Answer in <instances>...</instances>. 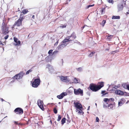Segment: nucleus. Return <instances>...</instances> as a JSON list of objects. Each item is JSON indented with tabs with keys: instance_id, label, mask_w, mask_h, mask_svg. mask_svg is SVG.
<instances>
[{
	"instance_id": "49",
	"label": "nucleus",
	"mask_w": 129,
	"mask_h": 129,
	"mask_svg": "<svg viewBox=\"0 0 129 129\" xmlns=\"http://www.w3.org/2000/svg\"><path fill=\"white\" fill-rule=\"evenodd\" d=\"M32 18H33L34 19L35 18V16L34 15H33L32 16Z\"/></svg>"
},
{
	"instance_id": "1",
	"label": "nucleus",
	"mask_w": 129,
	"mask_h": 129,
	"mask_svg": "<svg viewBox=\"0 0 129 129\" xmlns=\"http://www.w3.org/2000/svg\"><path fill=\"white\" fill-rule=\"evenodd\" d=\"M104 82H99L98 85H95L93 84H90L89 87L93 91H96L100 89L104 86Z\"/></svg>"
},
{
	"instance_id": "59",
	"label": "nucleus",
	"mask_w": 129,
	"mask_h": 129,
	"mask_svg": "<svg viewBox=\"0 0 129 129\" xmlns=\"http://www.w3.org/2000/svg\"><path fill=\"white\" fill-rule=\"evenodd\" d=\"M7 117V116H6L5 117H4V119L5 118H6V117Z\"/></svg>"
},
{
	"instance_id": "41",
	"label": "nucleus",
	"mask_w": 129,
	"mask_h": 129,
	"mask_svg": "<svg viewBox=\"0 0 129 129\" xmlns=\"http://www.w3.org/2000/svg\"><path fill=\"white\" fill-rule=\"evenodd\" d=\"M99 119L98 117H96V122H99Z\"/></svg>"
},
{
	"instance_id": "8",
	"label": "nucleus",
	"mask_w": 129,
	"mask_h": 129,
	"mask_svg": "<svg viewBox=\"0 0 129 129\" xmlns=\"http://www.w3.org/2000/svg\"><path fill=\"white\" fill-rule=\"evenodd\" d=\"M38 105L40 108L43 111L44 110V108H43V105L44 104L42 101L40 99H39L37 101Z\"/></svg>"
},
{
	"instance_id": "47",
	"label": "nucleus",
	"mask_w": 129,
	"mask_h": 129,
	"mask_svg": "<svg viewBox=\"0 0 129 129\" xmlns=\"http://www.w3.org/2000/svg\"><path fill=\"white\" fill-rule=\"evenodd\" d=\"M58 41H57V42H56L54 44V45H57V44H58Z\"/></svg>"
},
{
	"instance_id": "6",
	"label": "nucleus",
	"mask_w": 129,
	"mask_h": 129,
	"mask_svg": "<svg viewBox=\"0 0 129 129\" xmlns=\"http://www.w3.org/2000/svg\"><path fill=\"white\" fill-rule=\"evenodd\" d=\"M76 38V35L75 33H73L70 36H69L67 37L66 39L68 40V41L73 40Z\"/></svg>"
},
{
	"instance_id": "44",
	"label": "nucleus",
	"mask_w": 129,
	"mask_h": 129,
	"mask_svg": "<svg viewBox=\"0 0 129 129\" xmlns=\"http://www.w3.org/2000/svg\"><path fill=\"white\" fill-rule=\"evenodd\" d=\"M114 88L115 89H117L118 88V86H115Z\"/></svg>"
},
{
	"instance_id": "3",
	"label": "nucleus",
	"mask_w": 129,
	"mask_h": 129,
	"mask_svg": "<svg viewBox=\"0 0 129 129\" xmlns=\"http://www.w3.org/2000/svg\"><path fill=\"white\" fill-rule=\"evenodd\" d=\"M24 19L23 15H22L21 14L20 15V18L18 19L17 21L15 22L14 26H19L21 24L23 20Z\"/></svg>"
},
{
	"instance_id": "46",
	"label": "nucleus",
	"mask_w": 129,
	"mask_h": 129,
	"mask_svg": "<svg viewBox=\"0 0 129 129\" xmlns=\"http://www.w3.org/2000/svg\"><path fill=\"white\" fill-rule=\"evenodd\" d=\"M126 89H127L129 90V84H128L127 87V88Z\"/></svg>"
},
{
	"instance_id": "60",
	"label": "nucleus",
	"mask_w": 129,
	"mask_h": 129,
	"mask_svg": "<svg viewBox=\"0 0 129 129\" xmlns=\"http://www.w3.org/2000/svg\"><path fill=\"white\" fill-rule=\"evenodd\" d=\"M95 105L97 106V104L96 103H95Z\"/></svg>"
},
{
	"instance_id": "64",
	"label": "nucleus",
	"mask_w": 129,
	"mask_h": 129,
	"mask_svg": "<svg viewBox=\"0 0 129 129\" xmlns=\"http://www.w3.org/2000/svg\"><path fill=\"white\" fill-rule=\"evenodd\" d=\"M1 121H0V122H1Z\"/></svg>"
},
{
	"instance_id": "37",
	"label": "nucleus",
	"mask_w": 129,
	"mask_h": 129,
	"mask_svg": "<svg viewBox=\"0 0 129 129\" xmlns=\"http://www.w3.org/2000/svg\"><path fill=\"white\" fill-rule=\"evenodd\" d=\"M109 107L108 105H106L104 104H103V107L104 108H108Z\"/></svg>"
},
{
	"instance_id": "54",
	"label": "nucleus",
	"mask_w": 129,
	"mask_h": 129,
	"mask_svg": "<svg viewBox=\"0 0 129 129\" xmlns=\"http://www.w3.org/2000/svg\"><path fill=\"white\" fill-rule=\"evenodd\" d=\"M77 108V109H76V111L77 112L79 110Z\"/></svg>"
},
{
	"instance_id": "23",
	"label": "nucleus",
	"mask_w": 129,
	"mask_h": 129,
	"mask_svg": "<svg viewBox=\"0 0 129 129\" xmlns=\"http://www.w3.org/2000/svg\"><path fill=\"white\" fill-rule=\"evenodd\" d=\"M66 119L65 118H63L61 120V124L63 125L66 122Z\"/></svg>"
},
{
	"instance_id": "63",
	"label": "nucleus",
	"mask_w": 129,
	"mask_h": 129,
	"mask_svg": "<svg viewBox=\"0 0 129 129\" xmlns=\"http://www.w3.org/2000/svg\"><path fill=\"white\" fill-rule=\"evenodd\" d=\"M60 102H59V104H60Z\"/></svg>"
},
{
	"instance_id": "36",
	"label": "nucleus",
	"mask_w": 129,
	"mask_h": 129,
	"mask_svg": "<svg viewBox=\"0 0 129 129\" xmlns=\"http://www.w3.org/2000/svg\"><path fill=\"white\" fill-rule=\"evenodd\" d=\"M122 102H118V105L119 106H121L122 105Z\"/></svg>"
},
{
	"instance_id": "62",
	"label": "nucleus",
	"mask_w": 129,
	"mask_h": 129,
	"mask_svg": "<svg viewBox=\"0 0 129 129\" xmlns=\"http://www.w3.org/2000/svg\"><path fill=\"white\" fill-rule=\"evenodd\" d=\"M87 113H89V112H87Z\"/></svg>"
},
{
	"instance_id": "55",
	"label": "nucleus",
	"mask_w": 129,
	"mask_h": 129,
	"mask_svg": "<svg viewBox=\"0 0 129 129\" xmlns=\"http://www.w3.org/2000/svg\"><path fill=\"white\" fill-rule=\"evenodd\" d=\"M14 122L16 124H18V123H17V122H16V121H15Z\"/></svg>"
},
{
	"instance_id": "9",
	"label": "nucleus",
	"mask_w": 129,
	"mask_h": 129,
	"mask_svg": "<svg viewBox=\"0 0 129 129\" xmlns=\"http://www.w3.org/2000/svg\"><path fill=\"white\" fill-rule=\"evenodd\" d=\"M23 73L21 72L19 74L16 75L13 78V79L18 80L21 79L23 76Z\"/></svg>"
},
{
	"instance_id": "31",
	"label": "nucleus",
	"mask_w": 129,
	"mask_h": 129,
	"mask_svg": "<svg viewBox=\"0 0 129 129\" xmlns=\"http://www.w3.org/2000/svg\"><path fill=\"white\" fill-rule=\"evenodd\" d=\"M77 70L79 72H81L82 69V68L81 67H80L76 68Z\"/></svg>"
},
{
	"instance_id": "42",
	"label": "nucleus",
	"mask_w": 129,
	"mask_h": 129,
	"mask_svg": "<svg viewBox=\"0 0 129 129\" xmlns=\"http://www.w3.org/2000/svg\"><path fill=\"white\" fill-rule=\"evenodd\" d=\"M113 1V0H108V2L109 3H112V2Z\"/></svg>"
},
{
	"instance_id": "33",
	"label": "nucleus",
	"mask_w": 129,
	"mask_h": 129,
	"mask_svg": "<svg viewBox=\"0 0 129 129\" xmlns=\"http://www.w3.org/2000/svg\"><path fill=\"white\" fill-rule=\"evenodd\" d=\"M74 43H77L79 45L81 44V43L79 42H78V41L76 40H75L74 41Z\"/></svg>"
},
{
	"instance_id": "11",
	"label": "nucleus",
	"mask_w": 129,
	"mask_h": 129,
	"mask_svg": "<svg viewBox=\"0 0 129 129\" xmlns=\"http://www.w3.org/2000/svg\"><path fill=\"white\" fill-rule=\"evenodd\" d=\"M114 101L113 98H111L110 99L105 98L104 99V101L107 104H108V103H111L112 102Z\"/></svg>"
},
{
	"instance_id": "50",
	"label": "nucleus",
	"mask_w": 129,
	"mask_h": 129,
	"mask_svg": "<svg viewBox=\"0 0 129 129\" xmlns=\"http://www.w3.org/2000/svg\"><path fill=\"white\" fill-rule=\"evenodd\" d=\"M90 108V106H89L88 107V109H87V110H89Z\"/></svg>"
},
{
	"instance_id": "26",
	"label": "nucleus",
	"mask_w": 129,
	"mask_h": 129,
	"mask_svg": "<svg viewBox=\"0 0 129 129\" xmlns=\"http://www.w3.org/2000/svg\"><path fill=\"white\" fill-rule=\"evenodd\" d=\"M50 56H47L45 58V60L47 62H49L50 61V59H49L50 58Z\"/></svg>"
},
{
	"instance_id": "35",
	"label": "nucleus",
	"mask_w": 129,
	"mask_h": 129,
	"mask_svg": "<svg viewBox=\"0 0 129 129\" xmlns=\"http://www.w3.org/2000/svg\"><path fill=\"white\" fill-rule=\"evenodd\" d=\"M32 70L31 69H30L26 73V74H29L30 72H31L32 71Z\"/></svg>"
},
{
	"instance_id": "20",
	"label": "nucleus",
	"mask_w": 129,
	"mask_h": 129,
	"mask_svg": "<svg viewBox=\"0 0 129 129\" xmlns=\"http://www.w3.org/2000/svg\"><path fill=\"white\" fill-rule=\"evenodd\" d=\"M113 35H109L108 36L107 38V39L109 41H110L111 40V39L113 37Z\"/></svg>"
},
{
	"instance_id": "4",
	"label": "nucleus",
	"mask_w": 129,
	"mask_h": 129,
	"mask_svg": "<svg viewBox=\"0 0 129 129\" xmlns=\"http://www.w3.org/2000/svg\"><path fill=\"white\" fill-rule=\"evenodd\" d=\"M40 79H35L32 83V87L35 88L37 87L40 84Z\"/></svg>"
},
{
	"instance_id": "24",
	"label": "nucleus",
	"mask_w": 129,
	"mask_h": 129,
	"mask_svg": "<svg viewBox=\"0 0 129 129\" xmlns=\"http://www.w3.org/2000/svg\"><path fill=\"white\" fill-rule=\"evenodd\" d=\"M105 9V8H103L101 9L100 10V11L101 12L102 14L104 13Z\"/></svg>"
},
{
	"instance_id": "34",
	"label": "nucleus",
	"mask_w": 129,
	"mask_h": 129,
	"mask_svg": "<svg viewBox=\"0 0 129 129\" xmlns=\"http://www.w3.org/2000/svg\"><path fill=\"white\" fill-rule=\"evenodd\" d=\"M53 111H54V113L55 114H56L57 113V110L55 108L54 109Z\"/></svg>"
},
{
	"instance_id": "39",
	"label": "nucleus",
	"mask_w": 129,
	"mask_h": 129,
	"mask_svg": "<svg viewBox=\"0 0 129 129\" xmlns=\"http://www.w3.org/2000/svg\"><path fill=\"white\" fill-rule=\"evenodd\" d=\"M94 5V4H93L92 5H88L87 7V8H88L90 7H92V6H93Z\"/></svg>"
},
{
	"instance_id": "29",
	"label": "nucleus",
	"mask_w": 129,
	"mask_h": 129,
	"mask_svg": "<svg viewBox=\"0 0 129 129\" xmlns=\"http://www.w3.org/2000/svg\"><path fill=\"white\" fill-rule=\"evenodd\" d=\"M79 109V110L78 112V113H79L80 114L82 113V114L83 115L84 113V112H83L81 110V109Z\"/></svg>"
},
{
	"instance_id": "7",
	"label": "nucleus",
	"mask_w": 129,
	"mask_h": 129,
	"mask_svg": "<svg viewBox=\"0 0 129 129\" xmlns=\"http://www.w3.org/2000/svg\"><path fill=\"white\" fill-rule=\"evenodd\" d=\"M74 94L75 95H78L80 94L81 96L83 95V90L80 88L78 89H74Z\"/></svg>"
},
{
	"instance_id": "57",
	"label": "nucleus",
	"mask_w": 129,
	"mask_h": 129,
	"mask_svg": "<svg viewBox=\"0 0 129 129\" xmlns=\"http://www.w3.org/2000/svg\"><path fill=\"white\" fill-rule=\"evenodd\" d=\"M70 120H67V121L68 122H70Z\"/></svg>"
},
{
	"instance_id": "18",
	"label": "nucleus",
	"mask_w": 129,
	"mask_h": 129,
	"mask_svg": "<svg viewBox=\"0 0 129 129\" xmlns=\"http://www.w3.org/2000/svg\"><path fill=\"white\" fill-rule=\"evenodd\" d=\"M46 68H48L49 71L51 72H53V69L52 67L49 64H48Z\"/></svg>"
},
{
	"instance_id": "45",
	"label": "nucleus",
	"mask_w": 129,
	"mask_h": 129,
	"mask_svg": "<svg viewBox=\"0 0 129 129\" xmlns=\"http://www.w3.org/2000/svg\"><path fill=\"white\" fill-rule=\"evenodd\" d=\"M2 42H3V41H2V40H1V43H0V44L1 45H4V44H3L2 43Z\"/></svg>"
},
{
	"instance_id": "2",
	"label": "nucleus",
	"mask_w": 129,
	"mask_h": 129,
	"mask_svg": "<svg viewBox=\"0 0 129 129\" xmlns=\"http://www.w3.org/2000/svg\"><path fill=\"white\" fill-rule=\"evenodd\" d=\"M2 33L4 35L8 34L9 32V28L7 26V24L4 22L2 24L1 28Z\"/></svg>"
},
{
	"instance_id": "15",
	"label": "nucleus",
	"mask_w": 129,
	"mask_h": 129,
	"mask_svg": "<svg viewBox=\"0 0 129 129\" xmlns=\"http://www.w3.org/2000/svg\"><path fill=\"white\" fill-rule=\"evenodd\" d=\"M59 77L61 80L62 81L66 82L67 81H68V79L67 78V76H60Z\"/></svg>"
},
{
	"instance_id": "53",
	"label": "nucleus",
	"mask_w": 129,
	"mask_h": 129,
	"mask_svg": "<svg viewBox=\"0 0 129 129\" xmlns=\"http://www.w3.org/2000/svg\"><path fill=\"white\" fill-rule=\"evenodd\" d=\"M1 101H5L4 100H3V99H1Z\"/></svg>"
},
{
	"instance_id": "48",
	"label": "nucleus",
	"mask_w": 129,
	"mask_h": 129,
	"mask_svg": "<svg viewBox=\"0 0 129 129\" xmlns=\"http://www.w3.org/2000/svg\"><path fill=\"white\" fill-rule=\"evenodd\" d=\"M95 53V52H92L91 53L93 54H93Z\"/></svg>"
},
{
	"instance_id": "28",
	"label": "nucleus",
	"mask_w": 129,
	"mask_h": 129,
	"mask_svg": "<svg viewBox=\"0 0 129 129\" xmlns=\"http://www.w3.org/2000/svg\"><path fill=\"white\" fill-rule=\"evenodd\" d=\"M106 22V21L105 20H103L102 23H101V24L103 26H104V25Z\"/></svg>"
},
{
	"instance_id": "12",
	"label": "nucleus",
	"mask_w": 129,
	"mask_h": 129,
	"mask_svg": "<svg viewBox=\"0 0 129 129\" xmlns=\"http://www.w3.org/2000/svg\"><path fill=\"white\" fill-rule=\"evenodd\" d=\"M74 104L75 105V107L77 108L80 109H81L82 108V105L80 103L77 102L75 103L74 102Z\"/></svg>"
},
{
	"instance_id": "40",
	"label": "nucleus",
	"mask_w": 129,
	"mask_h": 129,
	"mask_svg": "<svg viewBox=\"0 0 129 129\" xmlns=\"http://www.w3.org/2000/svg\"><path fill=\"white\" fill-rule=\"evenodd\" d=\"M9 37V35H7L5 37H4V39H7Z\"/></svg>"
},
{
	"instance_id": "14",
	"label": "nucleus",
	"mask_w": 129,
	"mask_h": 129,
	"mask_svg": "<svg viewBox=\"0 0 129 129\" xmlns=\"http://www.w3.org/2000/svg\"><path fill=\"white\" fill-rule=\"evenodd\" d=\"M115 93L117 94L122 95L124 94V93L123 91L120 90L116 89L115 91Z\"/></svg>"
},
{
	"instance_id": "25",
	"label": "nucleus",
	"mask_w": 129,
	"mask_h": 129,
	"mask_svg": "<svg viewBox=\"0 0 129 129\" xmlns=\"http://www.w3.org/2000/svg\"><path fill=\"white\" fill-rule=\"evenodd\" d=\"M128 84H127L126 83L123 84H122V87L124 88L125 89L127 88V86Z\"/></svg>"
},
{
	"instance_id": "22",
	"label": "nucleus",
	"mask_w": 129,
	"mask_h": 129,
	"mask_svg": "<svg viewBox=\"0 0 129 129\" xmlns=\"http://www.w3.org/2000/svg\"><path fill=\"white\" fill-rule=\"evenodd\" d=\"M108 109H113V106L112 104H109L108 103Z\"/></svg>"
},
{
	"instance_id": "19",
	"label": "nucleus",
	"mask_w": 129,
	"mask_h": 129,
	"mask_svg": "<svg viewBox=\"0 0 129 129\" xmlns=\"http://www.w3.org/2000/svg\"><path fill=\"white\" fill-rule=\"evenodd\" d=\"M80 81V80L78 78H75L74 80V82L75 83H77L79 82Z\"/></svg>"
},
{
	"instance_id": "10",
	"label": "nucleus",
	"mask_w": 129,
	"mask_h": 129,
	"mask_svg": "<svg viewBox=\"0 0 129 129\" xmlns=\"http://www.w3.org/2000/svg\"><path fill=\"white\" fill-rule=\"evenodd\" d=\"M14 112L17 114H21L23 113V111L22 109L20 108H17L15 109Z\"/></svg>"
},
{
	"instance_id": "43",
	"label": "nucleus",
	"mask_w": 129,
	"mask_h": 129,
	"mask_svg": "<svg viewBox=\"0 0 129 129\" xmlns=\"http://www.w3.org/2000/svg\"><path fill=\"white\" fill-rule=\"evenodd\" d=\"M93 55L91 53L88 56L90 57H91Z\"/></svg>"
},
{
	"instance_id": "38",
	"label": "nucleus",
	"mask_w": 129,
	"mask_h": 129,
	"mask_svg": "<svg viewBox=\"0 0 129 129\" xmlns=\"http://www.w3.org/2000/svg\"><path fill=\"white\" fill-rule=\"evenodd\" d=\"M53 51V50H50L49 52H48V53L50 55L51 54H52V53Z\"/></svg>"
},
{
	"instance_id": "30",
	"label": "nucleus",
	"mask_w": 129,
	"mask_h": 129,
	"mask_svg": "<svg viewBox=\"0 0 129 129\" xmlns=\"http://www.w3.org/2000/svg\"><path fill=\"white\" fill-rule=\"evenodd\" d=\"M105 92H106V91H105V90H104V91L103 90V91H102L101 93L103 94L102 95V96H103L104 95L106 94H107V93H105Z\"/></svg>"
},
{
	"instance_id": "27",
	"label": "nucleus",
	"mask_w": 129,
	"mask_h": 129,
	"mask_svg": "<svg viewBox=\"0 0 129 129\" xmlns=\"http://www.w3.org/2000/svg\"><path fill=\"white\" fill-rule=\"evenodd\" d=\"M28 12V10L27 9L23 10L22 11V13L24 14H26Z\"/></svg>"
},
{
	"instance_id": "5",
	"label": "nucleus",
	"mask_w": 129,
	"mask_h": 129,
	"mask_svg": "<svg viewBox=\"0 0 129 129\" xmlns=\"http://www.w3.org/2000/svg\"><path fill=\"white\" fill-rule=\"evenodd\" d=\"M68 42V40L64 39L61 43V44L59 45L58 47V49H62L64 47L66 46L67 44L66 42Z\"/></svg>"
},
{
	"instance_id": "32",
	"label": "nucleus",
	"mask_w": 129,
	"mask_h": 129,
	"mask_svg": "<svg viewBox=\"0 0 129 129\" xmlns=\"http://www.w3.org/2000/svg\"><path fill=\"white\" fill-rule=\"evenodd\" d=\"M61 118V117L60 115H59L58 116L57 121H60Z\"/></svg>"
},
{
	"instance_id": "56",
	"label": "nucleus",
	"mask_w": 129,
	"mask_h": 129,
	"mask_svg": "<svg viewBox=\"0 0 129 129\" xmlns=\"http://www.w3.org/2000/svg\"><path fill=\"white\" fill-rule=\"evenodd\" d=\"M126 14L127 15H128L129 14V13L128 12H127L126 13Z\"/></svg>"
},
{
	"instance_id": "51",
	"label": "nucleus",
	"mask_w": 129,
	"mask_h": 129,
	"mask_svg": "<svg viewBox=\"0 0 129 129\" xmlns=\"http://www.w3.org/2000/svg\"><path fill=\"white\" fill-rule=\"evenodd\" d=\"M57 52V51H54V52H53V54H54L55 52L56 53V52Z\"/></svg>"
},
{
	"instance_id": "17",
	"label": "nucleus",
	"mask_w": 129,
	"mask_h": 129,
	"mask_svg": "<svg viewBox=\"0 0 129 129\" xmlns=\"http://www.w3.org/2000/svg\"><path fill=\"white\" fill-rule=\"evenodd\" d=\"M123 8V5L122 4H119L118 5L117 8L118 11H120L122 10Z\"/></svg>"
},
{
	"instance_id": "61",
	"label": "nucleus",
	"mask_w": 129,
	"mask_h": 129,
	"mask_svg": "<svg viewBox=\"0 0 129 129\" xmlns=\"http://www.w3.org/2000/svg\"><path fill=\"white\" fill-rule=\"evenodd\" d=\"M85 26H85V25L84 26V27H85Z\"/></svg>"
},
{
	"instance_id": "16",
	"label": "nucleus",
	"mask_w": 129,
	"mask_h": 129,
	"mask_svg": "<svg viewBox=\"0 0 129 129\" xmlns=\"http://www.w3.org/2000/svg\"><path fill=\"white\" fill-rule=\"evenodd\" d=\"M14 41L16 43L15 44V46H19L20 44V41L19 40L18 41V39L14 37Z\"/></svg>"
},
{
	"instance_id": "58",
	"label": "nucleus",
	"mask_w": 129,
	"mask_h": 129,
	"mask_svg": "<svg viewBox=\"0 0 129 129\" xmlns=\"http://www.w3.org/2000/svg\"><path fill=\"white\" fill-rule=\"evenodd\" d=\"M14 82V80H13L12 81H11V83H12V82Z\"/></svg>"
},
{
	"instance_id": "21",
	"label": "nucleus",
	"mask_w": 129,
	"mask_h": 129,
	"mask_svg": "<svg viewBox=\"0 0 129 129\" xmlns=\"http://www.w3.org/2000/svg\"><path fill=\"white\" fill-rule=\"evenodd\" d=\"M120 18V16H113L112 17V19H119Z\"/></svg>"
},
{
	"instance_id": "13",
	"label": "nucleus",
	"mask_w": 129,
	"mask_h": 129,
	"mask_svg": "<svg viewBox=\"0 0 129 129\" xmlns=\"http://www.w3.org/2000/svg\"><path fill=\"white\" fill-rule=\"evenodd\" d=\"M67 95L66 92H63L60 95L57 96V98L59 99H62L65 96Z\"/></svg>"
},
{
	"instance_id": "52",
	"label": "nucleus",
	"mask_w": 129,
	"mask_h": 129,
	"mask_svg": "<svg viewBox=\"0 0 129 129\" xmlns=\"http://www.w3.org/2000/svg\"><path fill=\"white\" fill-rule=\"evenodd\" d=\"M66 27V25H64V26H62V28L65 27Z\"/></svg>"
}]
</instances>
